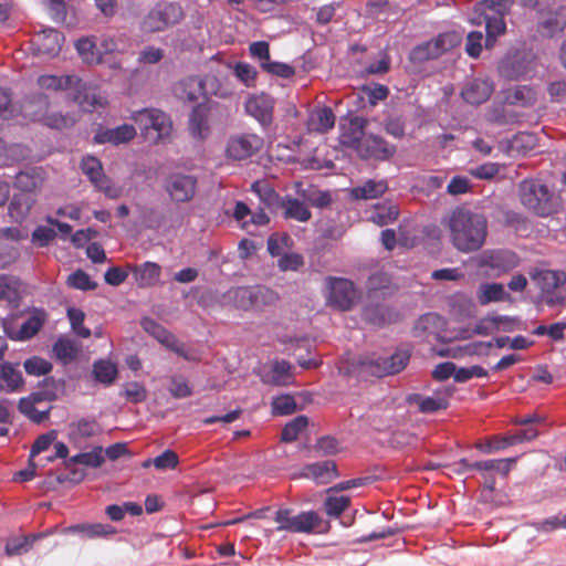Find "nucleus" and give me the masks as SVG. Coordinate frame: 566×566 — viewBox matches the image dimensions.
Segmentation results:
<instances>
[{"label":"nucleus","instance_id":"f257e3e1","mask_svg":"<svg viewBox=\"0 0 566 566\" xmlns=\"http://www.w3.org/2000/svg\"><path fill=\"white\" fill-rule=\"evenodd\" d=\"M452 245L462 253L480 250L488 235V221L481 214L465 208H457L448 219Z\"/></svg>","mask_w":566,"mask_h":566},{"label":"nucleus","instance_id":"f03ea898","mask_svg":"<svg viewBox=\"0 0 566 566\" xmlns=\"http://www.w3.org/2000/svg\"><path fill=\"white\" fill-rule=\"evenodd\" d=\"M38 84L43 90L69 91L72 99L84 112H94L107 103L106 98L94 87L75 75H42L38 78Z\"/></svg>","mask_w":566,"mask_h":566},{"label":"nucleus","instance_id":"7ed1b4c3","mask_svg":"<svg viewBox=\"0 0 566 566\" xmlns=\"http://www.w3.org/2000/svg\"><path fill=\"white\" fill-rule=\"evenodd\" d=\"M409 359L410 353L399 349L389 357L375 355L359 357L353 361V367L361 377H385L403 370Z\"/></svg>","mask_w":566,"mask_h":566},{"label":"nucleus","instance_id":"20e7f679","mask_svg":"<svg viewBox=\"0 0 566 566\" xmlns=\"http://www.w3.org/2000/svg\"><path fill=\"white\" fill-rule=\"evenodd\" d=\"M520 198L523 206L539 217H547L554 212L552 192L539 180L526 179L520 186Z\"/></svg>","mask_w":566,"mask_h":566},{"label":"nucleus","instance_id":"39448f33","mask_svg":"<svg viewBox=\"0 0 566 566\" xmlns=\"http://www.w3.org/2000/svg\"><path fill=\"white\" fill-rule=\"evenodd\" d=\"M184 10L177 2L161 1L154 6L142 21V29L156 33L178 24L184 19Z\"/></svg>","mask_w":566,"mask_h":566},{"label":"nucleus","instance_id":"423d86ee","mask_svg":"<svg viewBox=\"0 0 566 566\" xmlns=\"http://www.w3.org/2000/svg\"><path fill=\"white\" fill-rule=\"evenodd\" d=\"M327 303L342 312L352 311L360 301V293L354 282L344 277L327 276Z\"/></svg>","mask_w":566,"mask_h":566},{"label":"nucleus","instance_id":"0eeeda50","mask_svg":"<svg viewBox=\"0 0 566 566\" xmlns=\"http://www.w3.org/2000/svg\"><path fill=\"white\" fill-rule=\"evenodd\" d=\"M275 522L280 524L277 531L312 533L321 527L322 518L314 511L302 512L297 515H293L292 510L281 509L275 513Z\"/></svg>","mask_w":566,"mask_h":566},{"label":"nucleus","instance_id":"6e6552de","mask_svg":"<svg viewBox=\"0 0 566 566\" xmlns=\"http://www.w3.org/2000/svg\"><path fill=\"white\" fill-rule=\"evenodd\" d=\"M218 80L214 76H189L177 82L172 87L174 96L182 102L193 103L200 96H208L214 93Z\"/></svg>","mask_w":566,"mask_h":566},{"label":"nucleus","instance_id":"1a4fd4ad","mask_svg":"<svg viewBox=\"0 0 566 566\" xmlns=\"http://www.w3.org/2000/svg\"><path fill=\"white\" fill-rule=\"evenodd\" d=\"M263 147V139L255 134H239L231 136L227 144V156L233 160H243Z\"/></svg>","mask_w":566,"mask_h":566},{"label":"nucleus","instance_id":"9d476101","mask_svg":"<svg viewBox=\"0 0 566 566\" xmlns=\"http://www.w3.org/2000/svg\"><path fill=\"white\" fill-rule=\"evenodd\" d=\"M165 189L176 202H188L197 189V178L191 175L171 174L167 177Z\"/></svg>","mask_w":566,"mask_h":566},{"label":"nucleus","instance_id":"9b49d317","mask_svg":"<svg viewBox=\"0 0 566 566\" xmlns=\"http://www.w3.org/2000/svg\"><path fill=\"white\" fill-rule=\"evenodd\" d=\"M64 36L55 29H46L36 33L32 39V49L35 55L53 57L62 49Z\"/></svg>","mask_w":566,"mask_h":566},{"label":"nucleus","instance_id":"f8f14e48","mask_svg":"<svg viewBox=\"0 0 566 566\" xmlns=\"http://www.w3.org/2000/svg\"><path fill=\"white\" fill-rule=\"evenodd\" d=\"M518 264V256L511 250H490L481 256V265L491 269L497 275L512 271Z\"/></svg>","mask_w":566,"mask_h":566},{"label":"nucleus","instance_id":"ddd939ff","mask_svg":"<svg viewBox=\"0 0 566 566\" xmlns=\"http://www.w3.org/2000/svg\"><path fill=\"white\" fill-rule=\"evenodd\" d=\"M355 150L363 159L386 160L395 154L396 148L389 146L384 138L370 134L364 138Z\"/></svg>","mask_w":566,"mask_h":566},{"label":"nucleus","instance_id":"4468645a","mask_svg":"<svg viewBox=\"0 0 566 566\" xmlns=\"http://www.w3.org/2000/svg\"><path fill=\"white\" fill-rule=\"evenodd\" d=\"M493 91L494 87L490 81L473 78L465 83L461 91V96L471 105H481L491 97Z\"/></svg>","mask_w":566,"mask_h":566},{"label":"nucleus","instance_id":"2eb2a0df","mask_svg":"<svg viewBox=\"0 0 566 566\" xmlns=\"http://www.w3.org/2000/svg\"><path fill=\"white\" fill-rule=\"evenodd\" d=\"M453 387H447L437 390L433 397H422L420 395H415L410 397V401L417 402L421 412L432 413L438 410L447 409L449 406V398L453 395Z\"/></svg>","mask_w":566,"mask_h":566},{"label":"nucleus","instance_id":"dca6fc26","mask_svg":"<svg viewBox=\"0 0 566 566\" xmlns=\"http://www.w3.org/2000/svg\"><path fill=\"white\" fill-rule=\"evenodd\" d=\"M274 99L265 94L250 97L245 103V111L261 124L268 125L273 118Z\"/></svg>","mask_w":566,"mask_h":566},{"label":"nucleus","instance_id":"f3484780","mask_svg":"<svg viewBox=\"0 0 566 566\" xmlns=\"http://www.w3.org/2000/svg\"><path fill=\"white\" fill-rule=\"evenodd\" d=\"M367 120L363 117H353L347 124L342 125L340 144L345 147L356 149L364 138Z\"/></svg>","mask_w":566,"mask_h":566},{"label":"nucleus","instance_id":"a211bd4d","mask_svg":"<svg viewBox=\"0 0 566 566\" xmlns=\"http://www.w3.org/2000/svg\"><path fill=\"white\" fill-rule=\"evenodd\" d=\"M21 287L22 282L19 277L9 274H1L0 301L6 302L11 308H18L22 300Z\"/></svg>","mask_w":566,"mask_h":566},{"label":"nucleus","instance_id":"6ab92c4d","mask_svg":"<svg viewBox=\"0 0 566 566\" xmlns=\"http://www.w3.org/2000/svg\"><path fill=\"white\" fill-rule=\"evenodd\" d=\"M303 475L313 478L318 484H328L338 476L337 465L333 460L306 464Z\"/></svg>","mask_w":566,"mask_h":566},{"label":"nucleus","instance_id":"aec40b11","mask_svg":"<svg viewBox=\"0 0 566 566\" xmlns=\"http://www.w3.org/2000/svg\"><path fill=\"white\" fill-rule=\"evenodd\" d=\"M136 136V129L133 125L124 124L115 128L99 130L94 136L96 144L119 145L130 142Z\"/></svg>","mask_w":566,"mask_h":566},{"label":"nucleus","instance_id":"412c9836","mask_svg":"<svg viewBox=\"0 0 566 566\" xmlns=\"http://www.w3.org/2000/svg\"><path fill=\"white\" fill-rule=\"evenodd\" d=\"M44 182V171L42 168L33 167L22 170L15 175L13 186L21 192L32 193L40 190Z\"/></svg>","mask_w":566,"mask_h":566},{"label":"nucleus","instance_id":"4be33fe9","mask_svg":"<svg viewBox=\"0 0 566 566\" xmlns=\"http://www.w3.org/2000/svg\"><path fill=\"white\" fill-rule=\"evenodd\" d=\"M31 150L28 146L20 143H7L0 137V165L10 166L15 163L28 159Z\"/></svg>","mask_w":566,"mask_h":566},{"label":"nucleus","instance_id":"5701e85b","mask_svg":"<svg viewBox=\"0 0 566 566\" xmlns=\"http://www.w3.org/2000/svg\"><path fill=\"white\" fill-rule=\"evenodd\" d=\"M38 103L42 106L44 111L48 108V101L44 96L38 97ZM36 118L41 119L46 126L55 129L69 128L75 125L76 118L73 115L66 114L63 115L61 113H48L43 114H34Z\"/></svg>","mask_w":566,"mask_h":566},{"label":"nucleus","instance_id":"b1692460","mask_svg":"<svg viewBox=\"0 0 566 566\" xmlns=\"http://www.w3.org/2000/svg\"><path fill=\"white\" fill-rule=\"evenodd\" d=\"M478 302L488 305L492 302L512 301V296L501 283H482L476 291Z\"/></svg>","mask_w":566,"mask_h":566},{"label":"nucleus","instance_id":"393cba45","mask_svg":"<svg viewBox=\"0 0 566 566\" xmlns=\"http://www.w3.org/2000/svg\"><path fill=\"white\" fill-rule=\"evenodd\" d=\"M388 190L386 180H367L364 185L350 189V197L355 200H369L382 196Z\"/></svg>","mask_w":566,"mask_h":566},{"label":"nucleus","instance_id":"a878e982","mask_svg":"<svg viewBox=\"0 0 566 566\" xmlns=\"http://www.w3.org/2000/svg\"><path fill=\"white\" fill-rule=\"evenodd\" d=\"M505 15L506 14H479L480 21L478 23H481V19L485 22V46L488 49L492 48L495 44L496 38L505 32Z\"/></svg>","mask_w":566,"mask_h":566},{"label":"nucleus","instance_id":"bb28decb","mask_svg":"<svg viewBox=\"0 0 566 566\" xmlns=\"http://www.w3.org/2000/svg\"><path fill=\"white\" fill-rule=\"evenodd\" d=\"M443 325V319L436 313H427L420 316L413 325V336L423 338L428 335L437 334Z\"/></svg>","mask_w":566,"mask_h":566},{"label":"nucleus","instance_id":"cd10ccee","mask_svg":"<svg viewBox=\"0 0 566 566\" xmlns=\"http://www.w3.org/2000/svg\"><path fill=\"white\" fill-rule=\"evenodd\" d=\"M251 189L255 192L266 208L276 211L282 207L283 198L273 189L265 180H256L252 184Z\"/></svg>","mask_w":566,"mask_h":566},{"label":"nucleus","instance_id":"c85d7f7f","mask_svg":"<svg viewBox=\"0 0 566 566\" xmlns=\"http://www.w3.org/2000/svg\"><path fill=\"white\" fill-rule=\"evenodd\" d=\"M209 106L205 103L193 107L189 118V129L195 137H205L209 132L208 116Z\"/></svg>","mask_w":566,"mask_h":566},{"label":"nucleus","instance_id":"c756f323","mask_svg":"<svg viewBox=\"0 0 566 566\" xmlns=\"http://www.w3.org/2000/svg\"><path fill=\"white\" fill-rule=\"evenodd\" d=\"M224 298L234 307L248 311L254 307V286H239L229 290Z\"/></svg>","mask_w":566,"mask_h":566},{"label":"nucleus","instance_id":"7c9ffc66","mask_svg":"<svg viewBox=\"0 0 566 566\" xmlns=\"http://www.w3.org/2000/svg\"><path fill=\"white\" fill-rule=\"evenodd\" d=\"M132 269L136 283L142 287L155 285L159 281L161 269L157 263L146 262Z\"/></svg>","mask_w":566,"mask_h":566},{"label":"nucleus","instance_id":"2f4dec72","mask_svg":"<svg viewBox=\"0 0 566 566\" xmlns=\"http://www.w3.org/2000/svg\"><path fill=\"white\" fill-rule=\"evenodd\" d=\"M23 385L21 371L17 370L10 363L0 365V391L13 392Z\"/></svg>","mask_w":566,"mask_h":566},{"label":"nucleus","instance_id":"473e14b6","mask_svg":"<svg viewBox=\"0 0 566 566\" xmlns=\"http://www.w3.org/2000/svg\"><path fill=\"white\" fill-rule=\"evenodd\" d=\"M46 321V313L44 310H35L32 315L21 325L15 337L10 336L11 338H17L20 340H27L32 338L38 334L43 324Z\"/></svg>","mask_w":566,"mask_h":566},{"label":"nucleus","instance_id":"72a5a7b5","mask_svg":"<svg viewBox=\"0 0 566 566\" xmlns=\"http://www.w3.org/2000/svg\"><path fill=\"white\" fill-rule=\"evenodd\" d=\"M103 452L104 449L102 447H96L90 452L78 453L66 459L63 464L65 469H71V467L75 464H82L88 468H99L105 462Z\"/></svg>","mask_w":566,"mask_h":566},{"label":"nucleus","instance_id":"f704fd0d","mask_svg":"<svg viewBox=\"0 0 566 566\" xmlns=\"http://www.w3.org/2000/svg\"><path fill=\"white\" fill-rule=\"evenodd\" d=\"M539 28L544 35L553 36L566 28V7H560L556 11L549 12L547 17L539 22Z\"/></svg>","mask_w":566,"mask_h":566},{"label":"nucleus","instance_id":"c9c22d12","mask_svg":"<svg viewBox=\"0 0 566 566\" xmlns=\"http://www.w3.org/2000/svg\"><path fill=\"white\" fill-rule=\"evenodd\" d=\"M35 198L30 193L21 192L14 195L9 205L10 216L17 221L24 220L35 205Z\"/></svg>","mask_w":566,"mask_h":566},{"label":"nucleus","instance_id":"e433bc0d","mask_svg":"<svg viewBox=\"0 0 566 566\" xmlns=\"http://www.w3.org/2000/svg\"><path fill=\"white\" fill-rule=\"evenodd\" d=\"M281 209H284V218L286 219H295L301 222H306L312 217V213L305 203L295 198H283Z\"/></svg>","mask_w":566,"mask_h":566},{"label":"nucleus","instance_id":"4c0bfd02","mask_svg":"<svg viewBox=\"0 0 566 566\" xmlns=\"http://www.w3.org/2000/svg\"><path fill=\"white\" fill-rule=\"evenodd\" d=\"M499 72L502 77L515 81L525 76L527 67L525 63L518 57H507L503 60L499 66Z\"/></svg>","mask_w":566,"mask_h":566},{"label":"nucleus","instance_id":"58836bf2","mask_svg":"<svg viewBox=\"0 0 566 566\" xmlns=\"http://www.w3.org/2000/svg\"><path fill=\"white\" fill-rule=\"evenodd\" d=\"M514 0H481L474 6L476 14H507Z\"/></svg>","mask_w":566,"mask_h":566},{"label":"nucleus","instance_id":"ea45409f","mask_svg":"<svg viewBox=\"0 0 566 566\" xmlns=\"http://www.w3.org/2000/svg\"><path fill=\"white\" fill-rule=\"evenodd\" d=\"M117 366L109 360L99 359L93 365L95 379L106 386L112 385L117 378Z\"/></svg>","mask_w":566,"mask_h":566},{"label":"nucleus","instance_id":"a19ab883","mask_svg":"<svg viewBox=\"0 0 566 566\" xmlns=\"http://www.w3.org/2000/svg\"><path fill=\"white\" fill-rule=\"evenodd\" d=\"M534 279H537L543 292L551 293L566 282V275L563 272L551 270L541 271Z\"/></svg>","mask_w":566,"mask_h":566},{"label":"nucleus","instance_id":"79ce46f5","mask_svg":"<svg viewBox=\"0 0 566 566\" xmlns=\"http://www.w3.org/2000/svg\"><path fill=\"white\" fill-rule=\"evenodd\" d=\"M69 530L83 533L87 538L106 537L116 533L115 528L108 524H77Z\"/></svg>","mask_w":566,"mask_h":566},{"label":"nucleus","instance_id":"37998d69","mask_svg":"<svg viewBox=\"0 0 566 566\" xmlns=\"http://www.w3.org/2000/svg\"><path fill=\"white\" fill-rule=\"evenodd\" d=\"M102 431L95 419L82 418L71 423V436L76 438H90Z\"/></svg>","mask_w":566,"mask_h":566},{"label":"nucleus","instance_id":"c03bdc74","mask_svg":"<svg viewBox=\"0 0 566 566\" xmlns=\"http://www.w3.org/2000/svg\"><path fill=\"white\" fill-rule=\"evenodd\" d=\"M433 40V43L436 48L439 51V55L451 51L452 49L457 48L462 42V34L457 31H448L440 33L438 36H436Z\"/></svg>","mask_w":566,"mask_h":566},{"label":"nucleus","instance_id":"a18cd8bd","mask_svg":"<svg viewBox=\"0 0 566 566\" xmlns=\"http://www.w3.org/2000/svg\"><path fill=\"white\" fill-rule=\"evenodd\" d=\"M391 312L381 305H369L364 308L363 318L374 325L382 326L390 321Z\"/></svg>","mask_w":566,"mask_h":566},{"label":"nucleus","instance_id":"49530a36","mask_svg":"<svg viewBox=\"0 0 566 566\" xmlns=\"http://www.w3.org/2000/svg\"><path fill=\"white\" fill-rule=\"evenodd\" d=\"M438 57H440V55L433 40L417 45L410 53V60L418 64L436 60Z\"/></svg>","mask_w":566,"mask_h":566},{"label":"nucleus","instance_id":"de8ad7c7","mask_svg":"<svg viewBox=\"0 0 566 566\" xmlns=\"http://www.w3.org/2000/svg\"><path fill=\"white\" fill-rule=\"evenodd\" d=\"M308 418L306 416H298L285 424L282 430L281 440L284 442H293L297 439L298 434L307 427Z\"/></svg>","mask_w":566,"mask_h":566},{"label":"nucleus","instance_id":"09e8293b","mask_svg":"<svg viewBox=\"0 0 566 566\" xmlns=\"http://www.w3.org/2000/svg\"><path fill=\"white\" fill-rule=\"evenodd\" d=\"M516 462V458L500 459V460H484L473 463L474 469L479 471L495 470L503 475L511 471V467Z\"/></svg>","mask_w":566,"mask_h":566},{"label":"nucleus","instance_id":"8fccbe9b","mask_svg":"<svg viewBox=\"0 0 566 566\" xmlns=\"http://www.w3.org/2000/svg\"><path fill=\"white\" fill-rule=\"evenodd\" d=\"M142 326L148 334H150L165 346H167L169 342L175 337L164 326L151 318H144L142 321Z\"/></svg>","mask_w":566,"mask_h":566},{"label":"nucleus","instance_id":"3c124183","mask_svg":"<svg viewBox=\"0 0 566 566\" xmlns=\"http://www.w3.org/2000/svg\"><path fill=\"white\" fill-rule=\"evenodd\" d=\"M53 353L57 359L66 363L76 357L77 348L73 340L61 337L54 343Z\"/></svg>","mask_w":566,"mask_h":566},{"label":"nucleus","instance_id":"603ef678","mask_svg":"<svg viewBox=\"0 0 566 566\" xmlns=\"http://www.w3.org/2000/svg\"><path fill=\"white\" fill-rule=\"evenodd\" d=\"M75 48L78 54L88 63L98 62V54L95 52V36H85L76 41Z\"/></svg>","mask_w":566,"mask_h":566},{"label":"nucleus","instance_id":"864d4df0","mask_svg":"<svg viewBox=\"0 0 566 566\" xmlns=\"http://www.w3.org/2000/svg\"><path fill=\"white\" fill-rule=\"evenodd\" d=\"M66 283L70 287L81 291H92L97 287V283L92 281L90 275L82 270H77L70 274Z\"/></svg>","mask_w":566,"mask_h":566},{"label":"nucleus","instance_id":"5fc2aeb1","mask_svg":"<svg viewBox=\"0 0 566 566\" xmlns=\"http://www.w3.org/2000/svg\"><path fill=\"white\" fill-rule=\"evenodd\" d=\"M67 317L70 319L72 329L81 337L88 338L91 336V331L84 327L83 322L85 318V314L82 310L70 307L67 308Z\"/></svg>","mask_w":566,"mask_h":566},{"label":"nucleus","instance_id":"6e6d98bb","mask_svg":"<svg viewBox=\"0 0 566 566\" xmlns=\"http://www.w3.org/2000/svg\"><path fill=\"white\" fill-rule=\"evenodd\" d=\"M279 294L266 286H254V307L274 305L279 302Z\"/></svg>","mask_w":566,"mask_h":566},{"label":"nucleus","instance_id":"4d7b16f0","mask_svg":"<svg viewBox=\"0 0 566 566\" xmlns=\"http://www.w3.org/2000/svg\"><path fill=\"white\" fill-rule=\"evenodd\" d=\"M350 504L348 496H328L324 502L327 515L338 517Z\"/></svg>","mask_w":566,"mask_h":566},{"label":"nucleus","instance_id":"13d9d810","mask_svg":"<svg viewBox=\"0 0 566 566\" xmlns=\"http://www.w3.org/2000/svg\"><path fill=\"white\" fill-rule=\"evenodd\" d=\"M23 366H24L27 374L33 375V376L46 375L53 368V365L50 361H48L41 357H38V356L27 359L24 361Z\"/></svg>","mask_w":566,"mask_h":566},{"label":"nucleus","instance_id":"bf43d9fd","mask_svg":"<svg viewBox=\"0 0 566 566\" xmlns=\"http://www.w3.org/2000/svg\"><path fill=\"white\" fill-rule=\"evenodd\" d=\"M81 169L92 184L98 179L99 176L104 175L102 163L93 156H87L82 159Z\"/></svg>","mask_w":566,"mask_h":566},{"label":"nucleus","instance_id":"052dcab7","mask_svg":"<svg viewBox=\"0 0 566 566\" xmlns=\"http://www.w3.org/2000/svg\"><path fill=\"white\" fill-rule=\"evenodd\" d=\"M507 98L511 104L528 106L534 103L535 94L533 90L527 86H518L509 94Z\"/></svg>","mask_w":566,"mask_h":566},{"label":"nucleus","instance_id":"680f3d73","mask_svg":"<svg viewBox=\"0 0 566 566\" xmlns=\"http://www.w3.org/2000/svg\"><path fill=\"white\" fill-rule=\"evenodd\" d=\"M157 132V138L166 137L172 129L170 117L160 109H156L151 128Z\"/></svg>","mask_w":566,"mask_h":566},{"label":"nucleus","instance_id":"e2e57ef3","mask_svg":"<svg viewBox=\"0 0 566 566\" xmlns=\"http://www.w3.org/2000/svg\"><path fill=\"white\" fill-rule=\"evenodd\" d=\"M262 70L269 74L276 75L283 78H289L294 75V69L285 63L263 61L261 64Z\"/></svg>","mask_w":566,"mask_h":566},{"label":"nucleus","instance_id":"0e129e2a","mask_svg":"<svg viewBox=\"0 0 566 566\" xmlns=\"http://www.w3.org/2000/svg\"><path fill=\"white\" fill-rule=\"evenodd\" d=\"M18 114V108L12 103L11 93L0 88V118L11 119Z\"/></svg>","mask_w":566,"mask_h":566},{"label":"nucleus","instance_id":"69168bd1","mask_svg":"<svg viewBox=\"0 0 566 566\" xmlns=\"http://www.w3.org/2000/svg\"><path fill=\"white\" fill-rule=\"evenodd\" d=\"M272 407L273 412L276 415H290L297 408L294 398L290 395L276 397L272 402Z\"/></svg>","mask_w":566,"mask_h":566},{"label":"nucleus","instance_id":"338daca9","mask_svg":"<svg viewBox=\"0 0 566 566\" xmlns=\"http://www.w3.org/2000/svg\"><path fill=\"white\" fill-rule=\"evenodd\" d=\"M55 237L56 232L54 229L39 226L32 232V242L39 247H46L55 239Z\"/></svg>","mask_w":566,"mask_h":566},{"label":"nucleus","instance_id":"774afa93","mask_svg":"<svg viewBox=\"0 0 566 566\" xmlns=\"http://www.w3.org/2000/svg\"><path fill=\"white\" fill-rule=\"evenodd\" d=\"M93 185L102 192L105 193L106 197L111 199H116L122 195V189L116 187L113 181L106 177L105 175L99 176Z\"/></svg>","mask_w":566,"mask_h":566}]
</instances>
